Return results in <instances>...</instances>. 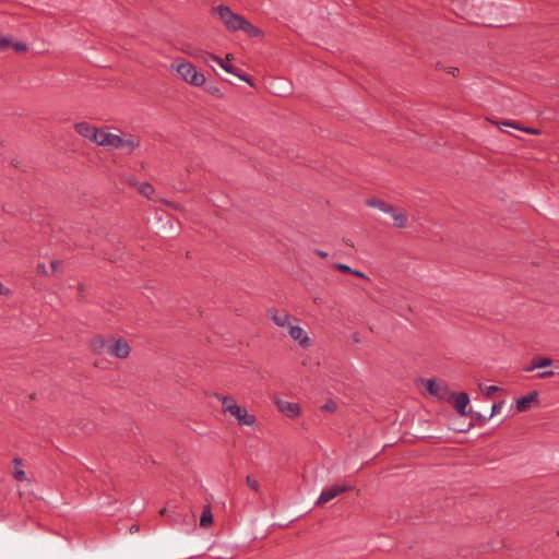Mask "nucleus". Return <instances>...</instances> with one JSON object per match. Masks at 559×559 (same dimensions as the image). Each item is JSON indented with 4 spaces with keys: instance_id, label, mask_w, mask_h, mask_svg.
Returning a JSON list of instances; mask_svg holds the SVG:
<instances>
[{
    "instance_id": "nucleus-1",
    "label": "nucleus",
    "mask_w": 559,
    "mask_h": 559,
    "mask_svg": "<svg viewBox=\"0 0 559 559\" xmlns=\"http://www.w3.org/2000/svg\"><path fill=\"white\" fill-rule=\"evenodd\" d=\"M212 14L217 16L224 24L226 29L230 33L240 31L245 17L240 14L234 13L228 5L219 4L212 8Z\"/></svg>"
},
{
    "instance_id": "nucleus-2",
    "label": "nucleus",
    "mask_w": 559,
    "mask_h": 559,
    "mask_svg": "<svg viewBox=\"0 0 559 559\" xmlns=\"http://www.w3.org/2000/svg\"><path fill=\"white\" fill-rule=\"evenodd\" d=\"M171 68L175 69L178 75L190 85L200 87L206 82L204 74L198 71L191 62H174Z\"/></svg>"
},
{
    "instance_id": "nucleus-3",
    "label": "nucleus",
    "mask_w": 559,
    "mask_h": 559,
    "mask_svg": "<svg viewBox=\"0 0 559 559\" xmlns=\"http://www.w3.org/2000/svg\"><path fill=\"white\" fill-rule=\"evenodd\" d=\"M426 389L430 395L437 396L440 400L451 401V391L444 382H437L435 379H428L426 381Z\"/></svg>"
},
{
    "instance_id": "nucleus-4",
    "label": "nucleus",
    "mask_w": 559,
    "mask_h": 559,
    "mask_svg": "<svg viewBox=\"0 0 559 559\" xmlns=\"http://www.w3.org/2000/svg\"><path fill=\"white\" fill-rule=\"evenodd\" d=\"M267 317L277 325L282 328H288L293 322H297V319L292 317L285 310H278L276 308H270L267 310Z\"/></svg>"
},
{
    "instance_id": "nucleus-5",
    "label": "nucleus",
    "mask_w": 559,
    "mask_h": 559,
    "mask_svg": "<svg viewBox=\"0 0 559 559\" xmlns=\"http://www.w3.org/2000/svg\"><path fill=\"white\" fill-rule=\"evenodd\" d=\"M448 402L453 405L455 411L461 416H466L471 413L469 411L466 409L469 404V396L466 392H461L457 394L451 392V401H448Z\"/></svg>"
},
{
    "instance_id": "nucleus-6",
    "label": "nucleus",
    "mask_w": 559,
    "mask_h": 559,
    "mask_svg": "<svg viewBox=\"0 0 559 559\" xmlns=\"http://www.w3.org/2000/svg\"><path fill=\"white\" fill-rule=\"evenodd\" d=\"M349 490H350V487L345 486V485H334L330 488L323 489L317 500V504L318 506L324 504V503L331 501L332 499H334L335 497H337L338 495L344 493Z\"/></svg>"
},
{
    "instance_id": "nucleus-7",
    "label": "nucleus",
    "mask_w": 559,
    "mask_h": 559,
    "mask_svg": "<svg viewBox=\"0 0 559 559\" xmlns=\"http://www.w3.org/2000/svg\"><path fill=\"white\" fill-rule=\"evenodd\" d=\"M131 348L123 338L114 340L108 347V354L117 358H127L130 355Z\"/></svg>"
},
{
    "instance_id": "nucleus-8",
    "label": "nucleus",
    "mask_w": 559,
    "mask_h": 559,
    "mask_svg": "<svg viewBox=\"0 0 559 559\" xmlns=\"http://www.w3.org/2000/svg\"><path fill=\"white\" fill-rule=\"evenodd\" d=\"M230 416L235 417L240 426H253L255 424V416L249 414L245 407L237 405L230 409Z\"/></svg>"
},
{
    "instance_id": "nucleus-9",
    "label": "nucleus",
    "mask_w": 559,
    "mask_h": 559,
    "mask_svg": "<svg viewBox=\"0 0 559 559\" xmlns=\"http://www.w3.org/2000/svg\"><path fill=\"white\" fill-rule=\"evenodd\" d=\"M276 405H277L278 409L288 418H297L301 413V409H300V406L298 403L278 400V401H276Z\"/></svg>"
},
{
    "instance_id": "nucleus-10",
    "label": "nucleus",
    "mask_w": 559,
    "mask_h": 559,
    "mask_svg": "<svg viewBox=\"0 0 559 559\" xmlns=\"http://www.w3.org/2000/svg\"><path fill=\"white\" fill-rule=\"evenodd\" d=\"M289 336L298 342L301 347H308L310 345V338L306 335L302 328L294 325L293 323L287 328Z\"/></svg>"
},
{
    "instance_id": "nucleus-11",
    "label": "nucleus",
    "mask_w": 559,
    "mask_h": 559,
    "mask_svg": "<svg viewBox=\"0 0 559 559\" xmlns=\"http://www.w3.org/2000/svg\"><path fill=\"white\" fill-rule=\"evenodd\" d=\"M109 345L110 343H108L102 335H95L90 341V349L96 355L108 353Z\"/></svg>"
},
{
    "instance_id": "nucleus-12",
    "label": "nucleus",
    "mask_w": 559,
    "mask_h": 559,
    "mask_svg": "<svg viewBox=\"0 0 559 559\" xmlns=\"http://www.w3.org/2000/svg\"><path fill=\"white\" fill-rule=\"evenodd\" d=\"M538 402L537 391H532L528 394L521 396L516 400V409L519 412H525L530 408L531 403Z\"/></svg>"
},
{
    "instance_id": "nucleus-13",
    "label": "nucleus",
    "mask_w": 559,
    "mask_h": 559,
    "mask_svg": "<svg viewBox=\"0 0 559 559\" xmlns=\"http://www.w3.org/2000/svg\"><path fill=\"white\" fill-rule=\"evenodd\" d=\"M96 127L88 122L82 121L74 124V130L84 139L92 142V138L95 135Z\"/></svg>"
},
{
    "instance_id": "nucleus-14",
    "label": "nucleus",
    "mask_w": 559,
    "mask_h": 559,
    "mask_svg": "<svg viewBox=\"0 0 559 559\" xmlns=\"http://www.w3.org/2000/svg\"><path fill=\"white\" fill-rule=\"evenodd\" d=\"M209 57L214 60L215 62H217L226 72L228 73H233V74H237V68H235L230 61L233 59V56L231 55H227L225 59H222L219 58L218 56L214 55V53H207Z\"/></svg>"
},
{
    "instance_id": "nucleus-15",
    "label": "nucleus",
    "mask_w": 559,
    "mask_h": 559,
    "mask_svg": "<svg viewBox=\"0 0 559 559\" xmlns=\"http://www.w3.org/2000/svg\"><path fill=\"white\" fill-rule=\"evenodd\" d=\"M102 146L120 148L124 146V139L117 134L108 133L102 139Z\"/></svg>"
},
{
    "instance_id": "nucleus-16",
    "label": "nucleus",
    "mask_w": 559,
    "mask_h": 559,
    "mask_svg": "<svg viewBox=\"0 0 559 559\" xmlns=\"http://www.w3.org/2000/svg\"><path fill=\"white\" fill-rule=\"evenodd\" d=\"M212 396L217 399L222 403V412L225 414H230V409L238 405L233 396L221 395L219 393H213Z\"/></svg>"
},
{
    "instance_id": "nucleus-17",
    "label": "nucleus",
    "mask_w": 559,
    "mask_h": 559,
    "mask_svg": "<svg viewBox=\"0 0 559 559\" xmlns=\"http://www.w3.org/2000/svg\"><path fill=\"white\" fill-rule=\"evenodd\" d=\"M552 364V359L549 357H535L532 359L531 365L524 368V371L531 372L537 368H545Z\"/></svg>"
},
{
    "instance_id": "nucleus-18",
    "label": "nucleus",
    "mask_w": 559,
    "mask_h": 559,
    "mask_svg": "<svg viewBox=\"0 0 559 559\" xmlns=\"http://www.w3.org/2000/svg\"><path fill=\"white\" fill-rule=\"evenodd\" d=\"M366 204L370 207H376L384 213H393V206L383 200L377 198H370L366 201Z\"/></svg>"
},
{
    "instance_id": "nucleus-19",
    "label": "nucleus",
    "mask_w": 559,
    "mask_h": 559,
    "mask_svg": "<svg viewBox=\"0 0 559 559\" xmlns=\"http://www.w3.org/2000/svg\"><path fill=\"white\" fill-rule=\"evenodd\" d=\"M240 31L245 32L251 38H258L263 36V32L246 19L241 24Z\"/></svg>"
},
{
    "instance_id": "nucleus-20",
    "label": "nucleus",
    "mask_w": 559,
    "mask_h": 559,
    "mask_svg": "<svg viewBox=\"0 0 559 559\" xmlns=\"http://www.w3.org/2000/svg\"><path fill=\"white\" fill-rule=\"evenodd\" d=\"M213 524V513L210 504L203 507V511L200 519V526L207 528Z\"/></svg>"
},
{
    "instance_id": "nucleus-21",
    "label": "nucleus",
    "mask_w": 559,
    "mask_h": 559,
    "mask_svg": "<svg viewBox=\"0 0 559 559\" xmlns=\"http://www.w3.org/2000/svg\"><path fill=\"white\" fill-rule=\"evenodd\" d=\"M497 124H501V126H506V127H511L513 129H516V130H521L525 133H528V134H538V130L536 129H533V128H527V127H521L518 122L515 121H511V120H503V121H500V122H497Z\"/></svg>"
},
{
    "instance_id": "nucleus-22",
    "label": "nucleus",
    "mask_w": 559,
    "mask_h": 559,
    "mask_svg": "<svg viewBox=\"0 0 559 559\" xmlns=\"http://www.w3.org/2000/svg\"><path fill=\"white\" fill-rule=\"evenodd\" d=\"M394 219V225L399 228H404L407 225V216L403 211H396L393 207V213H390Z\"/></svg>"
},
{
    "instance_id": "nucleus-23",
    "label": "nucleus",
    "mask_w": 559,
    "mask_h": 559,
    "mask_svg": "<svg viewBox=\"0 0 559 559\" xmlns=\"http://www.w3.org/2000/svg\"><path fill=\"white\" fill-rule=\"evenodd\" d=\"M138 191L140 194H142L143 197H145L147 199H151L155 192L154 187L148 182L141 183L138 188Z\"/></svg>"
},
{
    "instance_id": "nucleus-24",
    "label": "nucleus",
    "mask_w": 559,
    "mask_h": 559,
    "mask_svg": "<svg viewBox=\"0 0 559 559\" xmlns=\"http://www.w3.org/2000/svg\"><path fill=\"white\" fill-rule=\"evenodd\" d=\"M183 52L187 55L195 58V59H203L204 52L201 49L194 48L190 45H188L186 48H183Z\"/></svg>"
},
{
    "instance_id": "nucleus-25",
    "label": "nucleus",
    "mask_w": 559,
    "mask_h": 559,
    "mask_svg": "<svg viewBox=\"0 0 559 559\" xmlns=\"http://www.w3.org/2000/svg\"><path fill=\"white\" fill-rule=\"evenodd\" d=\"M105 135H107L105 130L96 128L95 135L92 138V142L102 146V139L105 138Z\"/></svg>"
},
{
    "instance_id": "nucleus-26",
    "label": "nucleus",
    "mask_w": 559,
    "mask_h": 559,
    "mask_svg": "<svg viewBox=\"0 0 559 559\" xmlns=\"http://www.w3.org/2000/svg\"><path fill=\"white\" fill-rule=\"evenodd\" d=\"M246 483H247L248 487H249L251 490H253V491H255V492H258V491H259V489H260V484H259V481H258L255 478H253L252 476L248 475V476H247V478H246Z\"/></svg>"
},
{
    "instance_id": "nucleus-27",
    "label": "nucleus",
    "mask_w": 559,
    "mask_h": 559,
    "mask_svg": "<svg viewBox=\"0 0 559 559\" xmlns=\"http://www.w3.org/2000/svg\"><path fill=\"white\" fill-rule=\"evenodd\" d=\"M13 41L9 37H0V51H4L12 47Z\"/></svg>"
},
{
    "instance_id": "nucleus-28",
    "label": "nucleus",
    "mask_w": 559,
    "mask_h": 559,
    "mask_svg": "<svg viewBox=\"0 0 559 559\" xmlns=\"http://www.w3.org/2000/svg\"><path fill=\"white\" fill-rule=\"evenodd\" d=\"M336 270L343 272V273H347V274H352L353 272V269L350 266H348L347 264H343V263H334L333 265Z\"/></svg>"
},
{
    "instance_id": "nucleus-29",
    "label": "nucleus",
    "mask_w": 559,
    "mask_h": 559,
    "mask_svg": "<svg viewBox=\"0 0 559 559\" xmlns=\"http://www.w3.org/2000/svg\"><path fill=\"white\" fill-rule=\"evenodd\" d=\"M324 411L333 413L337 408V404L333 400L326 401V403L322 407Z\"/></svg>"
},
{
    "instance_id": "nucleus-30",
    "label": "nucleus",
    "mask_w": 559,
    "mask_h": 559,
    "mask_svg": "<svg viewBox=\"0 0 559 559\" xmlns=\"http://www.w3.org/2000/svg\"><path fill=\"white\" fill-rule=\"evenodd\" d=\"M206 91L213 95V96H216V97H222L223 96V93L221 92L219 87L215 86V85H209L206 86Z\"/></svg>"
},
{
    "instance_id": "nucleus-31",
    "label": "nucleus",
    "mask_w": 559,
    "mask_h": 559,
    "mask_svg": "<svg viewBox=\"0 0 559 559\" xmlns=\"http://www.w3.org/2000/svg\"><path fill=\"white\" fill-rule=\"evenodd\" d=\"M12 47L14 48V50L16 52H24L27 50V46L26 44L22 43V41H16V43H13Z\"/></svg>"
},
{
    "instance_id": "nucleus-32",
    "label": "nucleus",
    "mask_w": 559,
    "mask_h": 559,
    "mask_svg": "<svg viewBox=\"0 0 559 559\" xmlns=\"http://www.w3.org/2000/svg\"><path fill=\"white\" fill-rule=\"evenodd\" d=\"M235 75L238 76L240 80L245 81L246 83H248L250 86H253L252 79L250 76H248L247 74L240 73L239 69H237V74H235Z\"/></svg>"
},
{
    "instance_id": "nucleus-33",
    "label": "nucleus",
    "mask_w": 559,
    "mask_h": 559,
    "mask_svg": "<svg viewBox=\"0 0 559 559\" xmlns=\"http://www.w3.org/2000/svg\"><path fill=\"white\" fill-rule=\"evenodd\" d=\"M13 476L19 481L26 480V474L23 469H15V472L13 473Z\"/></svg>"
},
{
    "instance_id": "nucleus-34",
    "label": "nucleus",
    "mask_w": 559,
    "mask_h": 559,
    "mask_svg": "<svg viewBox=\"0 0 559 559\" xmlns=\"http://www.w3.org/2000/svg\"><path fill=\"white\" fill-rule=\"evenodd\" d=\"M503 405V402H499V403H495L491 407V413L490 415L488 416V418H491L492 416H495L496 414H498L500 411H501V407Z\"/></svg>"
},
{
    "instance_id": "nucleus-35",
    "label": "nucleus",
    "mask_w": 559,
    "mask_h": 559,
    "mask_svg": "<svg viewBox=\"0 0 559 559\" xmlns=\"http://www.w3.org/2000/svg\"><path fill=\"white\" fill-rule=\"evenodd\" d=\"M139 145V142L133 138L124 140V146H128L130 151H133Z\"/></svg>"
},
{
    "instance_id": "nucleus-36",
    "label": "nucleus",
    "mask_w": 559,
    "mask_h": 559,
    "mask_svg": "<svg viewBox=\"0 0 559 559\" xmlns=\"http://www.w3.org/2000/svg\"><path fill=\"white\" fill-rule=\"evenodd\" d=\"M36 271H37V273H38V274H40V275H45V276H46V275H48V272H47L46 265H45L44 263H38V264L36 265Z\"/></svg>"
},
{
    "instance_id": "nucleus-37",
    "label": "nucleus",
    "mask_w": 559,
    "mask_h": 559,
    "mask_svg": "<svg viewBox=\"0 0 559 559\" xmlns=\"http://www.w3.org/2000/svg\"><path fill=\"white\" fill-rule=\"evenodd\" d=\"M497 391H499V388L496 385H489L486 388V395L487 397H491Z\"/></svg>"
},
{
    "instance_id": "nucleus-38",
    "label": "nucleus",
    "mask_w": 559,
    "mask_h": 559,
    "mask_svg": "<svg viewBox=\"0 0 559 559\" xmlns=\"http://www.w3.org/2000/svg\"><path fill=\"white\" fill-rule=\"evenodd\" d=\"M555 374V372L552 370H547V371H543V372H539L537 374V378L538 379H546V378H550Z\"/></svg>"
},
{
    "instance_id": "nucleus-39",
    "label": "nucleus",
    "mask_w": 559,
    "mask_h": 559,
    "mask_svg": "<svg viewBox=\"0 0 559 559\" xmlns=\"http://www.w3.org/2000/svg\"><path fill=\"white\" fill-rule=\"evenodd\" d=\"M78 292H79V300L83 301L84 300L85 286L83 284H79L78 285Z\"/></svg>"
},
{
    "instance_id": "nucleus-40",
    "label": "nucleus",
    "mask_w": 559,
    "mask_h": 559,
    "mask_svg": "<svg viewBox=\"0 0 559 559\" xmlns=\"http://www.w3.org/2000/svg\"><path fill=\"white\" fill-rule=\"evenodd\" d=\"M474 417L478 420L479 425L486 424V421L489 419L488 417L481 416L480 413H474Z\"/></svg>"
},
{
    "instance_id": "nucleus-41",
    "label": "nucleus",
    "mask_w": 559,
    "mask_h": 559,
    "mask_svg": "<svg viewBox=\"0 0 559 559\" xmlns=\"http://www.w3.org/2000/svg\"><path fill=\"white\" fill-rule=\"evenodd\" d=\"M61 262L58 261V260H52L50 262V266H51V270L53 273L58 272L59 271V266H60Z\"/></svg>"
},
{
    "instance_id": "nucleus-42",
    "label": "nucleus",
    "mask_w": 559,
    "mask_h": 559,
    "mask_svg": "<svg viewBox=\"0 0 559 559\" xmlns=\"http://www.w3.org/2000/svg\"><path fill=\"white\" fill-rule=\"evenodd\" d=\"M352 274H353V275H355V276H357V277H361V278H365V280H369V278H368V276H367L365 273H362V272H360V271H358V270H353Z\"/></svg>"
},
{
    "instance_id": "nucleus-43",
    "label": "nucleus",
    "mask_w": 559,
    "mask_h": 559,
    "mask_svg": "<svg viewBox=\"0 0 559 559\" xmlns=\"http://www.w3.org/2000/svg\"><path fill=\"white\" fill-rule=\"evenodd\" d=\"M314 253H316L318 257L322 258V259H325V258L328 257V253H326L325 251H322V250H319V249H316V250H314Z\"/></svg>"
},
{
    "instance_id": "nucleus-44",
    "label": "nucleus",
    "mask_w": 559,
    "mask_h": 559,
    "mask_svg": "<svg viewBox=\"0 0 559 559\" xmlns=\"http://www.w3.org/2000/svg\"><path fill=\"white\" fill-rule=\"evenodd\" d=\"M13 463H14V465H16V466H21V465L23 464V461H22V459H20V457H14V459H13Z\"/></svg>"
},
{
    "instance_id": "nucleus-45",
    "label": "nucleus",
    "mask_w": 559,
    "mask_h": 559,
    "mask_svg": "<svg viewBox=\"0 0 559 559\" xmlns=\"http://www.w3.org/2000/svg\"><path fill=\"white\" fill-rule=\"evenodd\" d=\"M9 293H10V290L8 288L4 289L2 283L0 282V295L1 294H9Z\"/></svg>"
},
{
    "instance_id": "nucleus-46",
    "label": "nucleus",
    "mask_w": 559,
    "mask_h": 559,
    "mask_svg": "<svg viewBox=\"0 0 559 559\" xmlns=\"http://www.w3.org/2000/svg\"><path fill=\"white\" fill-rule=\"evenodd\" d=\"M139 530H140V527H139V525H136V524H133V525L130 527V532H131V533L139 532Z\"/></svg>"
},
{
    "instance_id": "nucleus-47",
    "label": "nucleus",
    "mask_w": 559,
    "mask_h": 559,
    "mask_svg": "<svg viewBox=\"0 0 559 559\" xmlns=\"http://www.w3.org/2000/svg\"><path fill=\"white\" fill-rule=\"evenodd\" d=\"M128 182H129V185H131V186H135V185H136V180H135V178H134V177L129 178V179H128Z\"/></svg>"
},
{
    "instance_id": "nucleus-48",
    "label": "nucleus",
    "mask_w": 559,
    "mask_h": 559,
    "mask_svg": "<svg viewBox=\"0 0 559 559\" xmlns=\"http://www.w3.org/2000/svg\"><path fill=\"white\" fill-rule=\"evenodd\" d=\"M449 72H450L451 74L455 75V73H456V72H459V69H457V68H451V69L449 70Z\"/></svg>"
},
{
    "instance_id": "nucleus-49",
    "label": "nucleus",
    "mask_w": 559,
    "mask_h": 559,
    "mask_svg": "<svg viewBox=\"0 0 559 559\" xmlns=\"http://www.w3.org/2000/svg\"><path fill=\"white\" fill-rule=\"evenodd\" d=\"M345 243L349 247H354V243L350 240H346Z\"/></svg>"
},
{
    "instance_id": "nucleus-50",
    "label": "nucleus",
    "mask_w": 559,
    "mask_h": 559,
    "mask_svg": "<svg viewBox=\"0 0 559 559\" xmlns=\"http://www.w3.org/2000/svg\"><path fill=\"white\" fill-rule=\"evenodd\" d=\"M166 511H167V510H166V508H163V509L159 511V514H160V515H164V514H166Z\"/></svg>"
}]
</instances>
